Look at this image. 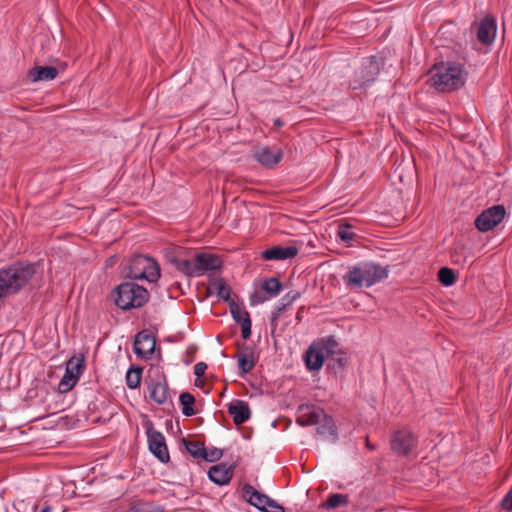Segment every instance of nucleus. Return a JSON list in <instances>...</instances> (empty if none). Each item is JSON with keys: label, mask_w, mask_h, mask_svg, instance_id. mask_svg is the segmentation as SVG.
<instances>
[{"label": "nucleus", "mask_w": 512, "mask_h": 512, "mask_svg": "<svg viewBox=\"0 0 512 512\" xmlns=\"http://www.w3.org/2000/svg\"><path fill=\"white\" fill-rule=\"evenodd\" d=\"M180 404L182 405V413L185 416H192L196 412L193 408V404L195 403L194 396L189 392H183L179 397Z\"/></svg>", "instance_id": "obj_26"}, {"label": "nucleus", "mask_w": 512, "mask_h": 512, "mask_svg": "<svg viewBox=\"0 0 512 512\" xmlns=\"http://www.w3.org/2000/svg\"><path fill=\"white\" fill-rule=\"evenodd\" d=\"M243 497L254 507L263 512H284V507L269 496L262 494L251 485L243 487Z\"/></svg>", "instance_id": "obj_8"}, {"label": "nucleus", "mask_w": 512, "mask_h": 512, "mask_svg": "<svg viewBox=\"0 0 512 512\" xmlns=\"http://www.w3.org/2000/svg\"><path fill=\"white\" fill-rule=\"evenodd\" d=\"M380 72V63L375 56L363 60L361 67L355 71L351 83L353 89H361L369 86Z\"/></svg>", "instance_id": "obj_7"}, {"label": "nucleus", "mask_w": 512, "mask_h": 512, "mask_svg": "<svg viewBox=\"0 0 512 512\" xmlns=\"http://www.w3.org/2000/svg\"><path fill=\"white\" fill-rule=\"evenodd\" d=\"M428 83L439 92H452L460 89L466 81L463 66L456 62H440L428 73Z\"/></svg>", "instance_id": "obj_1"}, {"label": "nucleus", "mask_w": 512, "mask_h": 512, "mask_svg": "<svg viewBox=\"0 0 512 512\" xmlns=\"http://www.w3.org/2000/svg\"><path fill=\"white\" fill-rule=\"evenodd\" d=\"M41 512H52V510L49 506H45L42 508Z\"/></svg>", "instance_id": "obj_45"}, {"label": "nucleus", "mask_w": 512, "mask_h": 512, "mask_svg": "<svg viewBox=\"0 0 512 512\" xmlns=\"http://www.w3.org/2000/svg\"><path fill=\"white\" fill-rule=\"evenodd\" d=\"M503 205H494L484 210L475 220L476 228L481 232H487L502 222L505 216Z\"/></svg>", "instance_id": "obj_9"}, {"label": "nucleus", "mask_w": 512, "mask_h": 512, "mask_svg": "<svg viewBox=\"0 0 512 512\" xmlns=\"http://www.w3.org/2000/svg\"><path fill=\"white\" fill-rule=\"evenodd\" d=\"M148 391L150 398L157 404H165L170 400V393L167 380L164 374L157 370L154 378L150 377L148 382Z\"/></svg>", "instance_id": "obj_11"}, {"label": "nucleus", "mask_w": 512, "mask_h": 512, "mask_svg": "<svg viewBox=\"0 0 512 512\" xmlns=\"http://www.w3.org/2000/svg\"><path fill=\"white\" fill-rule=\"evenodd\" d=\"M58 69L54 66H36L28 72V78L32 82H46L55 79Z\"/></svg>", "instance_id": "obj_22"}, {"label": "nucleus", "mask_w": 512, "mask_h": 512, "mask_svg": "<svg viewBox=\"0 0 512 512\" xmlns=\"http://www.w3.org/2000/svg\"><path fill=\"white\" fill-rule=\"evenodd\" d=\"M289 305L280 299L279 303L275 306L272 315H271V325L276 326L277 320L279 319L281 313L286 310Z\"/></svg>", "instance_id": "obj_36"}, {"label": "nucleus", "mask_w": 512, "mask_h": 512, "mask_svg": "<svg viewBox=\"0 0 512 512\" xmlns=\"http://www.w3.org/2000/svg\"><path fill=\"white\" fill-rule=\"evenodd\" d=\"M141 372L140 368H129L126 373V384L130 389H136L140 386L141 382Z\"/></svg>", "instance_id": "obj_30"}, {"label": "nucleus", "mask_w": 512, "mask_h": 512, "mask_svg": "<svg viewBox=\"0 0 512 512\" xmlns=\"http://www.w3.org/2000/svg\"><path fill=\"white\" fill-rule=\"evenodd\" d=\"M34 264L15 262L0 269V302L9 295L17 293L34 276Z\"/></svg>", "instance_id": "obj_2"}, {"label": "nucleus", "mask_w": 512, "mask_h": 512, "mask_svg": "<svg viewBox=\"0 0 512 512\" xmlns=\"http://www.w3.org/2000/svg\"><path fill=\"white\" fill-rule=\"evenodd\" d=\"M83 371V361L77 358H71L66 363L65 372L69 375H74L77 379H79L81 373Z\"/></svg>", "instance_id": "obj_31"}, {"label": "nucleus", "mask_w": 512, "mask_h": 512, "mask_svg": "<svg viewBox=\"0 0 512 512\" xmlns=\"http://www.w3.org/2000/svg\"><path fill=\"white\" fill-rule=\"evenodd\" d=\"M133 346L136 355L149 359L155 349V339L152 334L144 330L136 335Z\"/></svg>", "instance_id": "obj_16"}, {"label": "nucleus", "mask_w": 512, "mask_h": 512, "mask_svg": "<svg viewBox=\"0 0 512 512\" xmlns=\"http://www.w3.org/2000/svg\"><path fill=\"white\" fill-rule=\"evenodd\" d=\"M253 157L262 166L273 168L283 158V152L276 146H257L253 149Z\"/></svg>", "instance_id": "obj_14"}, {"label": "nucleus", "mask_w": 512, "mask_h": 512, "mask_svg": "<svg viewBox=\"0 0 512 512\" xmlns=\"http://www.w3.org/2000/svg\"><path fill=\"white\" fill-rule=\"evenodd\" d=\"M238 363L242 373L244 374L250 372L254 366V361L248 355H242L239 358Z\"/></svg>", "instance_id": "obj_37"}, {"label": "nucleus", "mask_w": 512, "mask_h": 512, "mask_svg": "<svg viewBox=\"0 0 512 512\" xmlns=\"http://www.w3.org/2000/svg\"><path fill=\"white\" fill-rule=\"evenodd\" d=\"M337 236L348 246H352L354 242H356L358 239V235L353 231L352 227L348 224L339 225Z\"/></svg>", "instance_id": "obj_25"}, {"label": "nucleus", "mask_w": 512, "mask_h": 512, "mask_svg": "<svg viewBox=\"0 0 512 512\" xmlns=\"http://www.w3.org/2000/svg\"><path fill=\"white\" fill-rule=\"evenodd\" d=\"M228 412L235 424L240 425L250 419L251 411L247 402L234 400L228 405Z\"/></svg>", "instance_id": "obj_20"}, {"label": "nucleus", "mask_w": 512, "mask_h": 512, "mask_svg": "<svg viewBox=\"0 0 512 512\" xmlns=\"http://www.w3.org/2000/svg\"><path fill=\"white\" fill-rule=\"evenodd\" d=\"M233 476V467L220 463L212 466L208 471L209 479L217 485H225Z\"/></svg>", "instance_id": "obj_21"}, {"label": "nucleus", "mask_w": 512, "mask_h": 512, "mask_svg": "<svg viewBox=\"0 0 512 512\" xmlns=\"http://www.w3.org/2000/svg\"><path fill=\"white\" fill-rule=\"evenodd\" d=\"M501 505L504 510H508V511L512 510V487L509 489V491L503 497Z\"/></svg>", "instance_id": "obj_40"}, {"label": "nucleus", "mask_w": 512, "mask_h": 512, "mask_svg": "<svg viewBox=\"0 0 512 512\" xmlns=\"http://www.w3.org/2000/svg\"><path fill=\"white\" fill-rule=\"evenodd\" d=\"M325 420L324 424L317 428V433L321 436L332 438L333 440L337 437L336 426L331 418L322 417Z\"/></svg>", "instance_id": "obj_27"}, {"label": "nucleus", "mask_w": 512, "mask_h": 512, "mask_svg": "<svg viewBox=\"0 0 512 512\" xmlns=\"http://www.w3.org/2000/svg\"><path fill=\"white\" fill-rule=\"evenodd\" d=\"M171 263L176 267L178 271L188 277H197L195 261L187 258H173Z\"/></svg>", "instance_id": "obj_23"}, {"label": "nucleus", "mask_w": 512, "mask_h": 512, "mask_svg": "<svg viewBox=\"0 0 512 512\" xmlns=\"http://www.w3.org/2000/svg\"><path fill=\"white\" fill-rule=\"evenodd\" d=\"M213 288L216 290L217 295L225 301L230 299L231 290L225 284L222 279H217L212 284Z\"/></svg>", "instance_id": "obj_33"}, {"label": "nucleus", "mask_w": 512, "mask_h": 512, "mask_svg": "<svg viewBox=\"0 0 512 512\" xmlns=\"http://www.w3.org/2000/svg\"><path fill=\"white\" fill-rule=\"evenodd\" d=\"M223 455V452L221 449L216 447L206 448L204 446V452L202 455V459L208 462H215L218 461Z\"/></svg>", "instance_id": "obj_35"}, {"label": "nucleus", "mask_w": 512, "mask_h": 512, "mask_svg": "<svg viewBox=\"0 0 512 512\" xmlns=\"http://www.w3.org/2000/svg\"><path fill=\"white\" fill-rule=\"evenodd\" d=\"M78 379L74 375H69L65 372L64 376L59 382V390L61 392L70 391L77 383Z\"/></svg>", "instance_id": "obj_34"}, {"label": "nucleus", "mask_w": 512, "mask_h": 512, "mask_svg": "<svg viewBox=\"0 0 512 512\" xmlns=\"http://www.w3.org/2000/svg\"><path fill=\"white\" fill-rule=\"evenodd\" d=\"M349 503V496L346 494L334 493L322 503L321 507L325 510L335 509L340 506H347Z\"/></svg>", "instance_id": "obj_24"}, {"label": "nucleus", "mask_w": 512, "mask_h": 512, "mask_svg": "<svg viewBox=\"0 0 512 512\" xmlns=\"http://www.w3.org/2000/svg\"><path fill=\"white\" fill-rule=\"evenodd\" d=\"M336 347L337 342L331 337L311 344L304 356L307 369L310 371L319 370L323 366L325 358L333 353Z\"/></svg>", "instance_id": "obj_6"}, {"label": "nucleus", "mask_w": 512, "mask_h": 512, "mask_svg": "<svg viewBox=\"0 0 512 512\" xmlns=\"http://www.w3.org/2000/svg\"><path fill=\"white\" fill-rule=\"evenodd\" d=\"M262 289L269 294L270 298L276 297L281 290V283L275 277L267 278L262 283Z\"/></svg>", "instance_id": "obj_29"}, {"label": "nucleus", "mask_w": 512, "mask_h": 512, "mask_svg": "<svg viewBox=\"0 0 512 512\" xmlns=\"http://www.w3.org/2000/svg\"><path fill=\"white\" fill-rule=\"evenodd\" d=\"M128 276L134 280H146L153 283L160 277V267L153 258L137 255L130 263Z\"/></svg>", "instance_id": "obj_5"}, {"label": "nucleus", "mask_w": 512, "mask_h": 512, "mask_svg": "<svg viewBox=\"0 0 512 512\" xmlns=\"http://www.w3.org/2000/svg\"><path fill=\"white\" fill-rule=\"evenodd\" d=\"M197 277L204 275L208 271L218 270L222 267L220 257L211 253H198L195 258Z\"/></svg>", "instance_id": "obj_17"}, {"label": "nucleus", "mask_w": 512, "mask_h": 512, "mask_svg": "<svg viewBox=\"0 0 512 512\" xmlns=\"http://www.w3.org/2000/svg\"><path fill=\"white\" fill-rule=\"evenodd\" d=\"M231 314L235 322L241 326V335L243 339L251 336V319L249 313L236 303L230 306Z\"/></svg>", "instance_id": "obj_18"}, {"label": "nucleus", "mask_w": 512, "mask_h": 512, "mask_svg": "<svg viewBox=\"0 0 512 512\" xmlns=\"http://www.w3.org/2000/svg\"><path fill=\"white\" fill-rule=\"evenodd\" d=\"M300 297V293L296 290L287 292L281 299L289 306L294 303Z\"/></svg>", "instance_id": "obj_39"}, {"label": "nucleus", "mask_w": 512, "mask_h": 512, "mask_svg": "<svg viewBox=\"0 0 512 512\" xmlns=\"http://www.w3.org/2000/svg\"><path fill=\"white\" fill-rule=\"evenodd\" d=\"M274 124H275V126H276L277 128H281V127H282V125H283V123H282V121H281L280 119H275V120H274Z\"/></svg>", "instance_id": "obj_44"}, {"label": "nucleus", "mask_w": 512, "mask_h": 512, "mask_svg": "<svg viewBox=\"0 0 512 512\" xmlns=\"http://www.w3.org/2000/svg\"><path fill=\"white\" fill-rule=\"evenodd\" d=\"M497 34L496 19L492 15L484 16L477 26V39L483 45H491Z\"/></svg>", "instance_id": "obj_15"}, {"label": "nucleus", "mask_w": 512, "mask_h": 512, "mask_svg": "<svg viewBox=\"0 0 512 512\" xmlns=\"http://www.w3.org/2000/svg\"><path fill=\"white\" fill-rule=\"evenodd\" d=\"M438 279L444 286H451L455 283L456 277L452 269L443 267L438 272Z\"/></svg>", "instance_id": "obj_32"}, {"label": "nucleus", "mask_w": 512, "mask_h": 512, "mask_svg": "<svg viewBox=\"0 0 512 512\" xmlns=\"http://www.w3.org/2000/svg\"><path fill=\"white\" fill-rule=\"evenodd\" d=\"M268 298H265L263 296H261L259 293L257 292H254L253 294H251L250 296V304L252 306H257L263 302H265Z\"/></svg>", "instance_id": "obj_41"}, {"label": "nucleus", "mask_w": 512, "mask_h": 512, "mask_svg": "<svg viewBox=\"0 0 512 512\" xmlns=\"http://www.w3.org/2000/svg\"><path fill=\"white\" fill-rule=\"evenodd\" d=\"M197 347L195 345H189L186 349V353L190 356H193V354L196 352Z\"/></svg>", "instance_id": "obj_43"}, {"label": "nucleus", "mask_w": 512, "mask_h": 512, "mask_svg": "<svg viewBox=\"0 0 512 512\" xmlns=\"http://www.w3.org/2000/svg\"><path fill=\"white\" fill-rule=\"evenodd\" d=\"M207 369V364L204 362H198L194 366V374L199 378L204 375Z\"/></svg>", "instance_id": "obj_42"}, {"label": "nucleus", "mask_w": 512, "mask_h": 512, "mask_svg": "<svg viewBox=\"0 0 512 512\" xmlns=\"http://www.w3.org/2000/svg\"><path fill=\"white\" fill-rule=\"evenodd\" d=\"M187 452L194 458L202 459L204 444L197 440H183Z\"/></svg>", "instance_id": "obj_28"}, {"label": "nucleus", "mask_w": 512, "mask_h": 512, "mask_svg": "<svg viewBox=\"0 0 512 512\" xmlns=\"http://www.w3.org/2000/svg\"><path fill=\"white\" fill-rule=\"evenodd\" d=\"M413 433L407 429L397 430L391 438L392 450L398 455H408L416 447Z\"/></svg>", "instance_id": "obj_12"}, {"label": "nucleus", "mask_w": 512, "mask_h": 512, "mask_svg": "<svg viewBox=\"0 0 512 512\" xmlns=\"http://www.w3.org/2000/svg\"><path fill=\"white\" fill-rule=\"evenodd\" d=\"M298 249L295 246H274L262 252V258L267 261L272 260H287L295 257Z\"/></svg>", "instance_id": "obj_19"}, {"label": "nucleus", "mask_w": 512, "mask_h": 512, "mask_svg": "<svg viewBox=\"0 0 512 512\" xmlns=\"http://www.w3.org/2000/svg\"><path fill=\"white\" fill-rule=\"evenodd\" d=\"M322 417H326L324 410L316 405H300L296 414V423L299 426H313L321 422Z\"/></svg>", "instance_id": "obj_13"}, {"label": "nucleus", "mask_w": 512, "mask_h": 512, "mask_svg": "<svg viewBox=\"0 0 512 512\" xmlns=\"http://www.w3.org/2000/svg\"><path fill=\"white\" fill-rule=\"evenodd\" d=\"M113 297L118 308L131 310L145 305L149 299V293L144 287L134 282H124L115 288Z\"/></svg>", "instance_id": "obj_4"}, {"label": "nucleus", "mask_w": 512, "mask_h": 512, "mask_svg": "<svg viewBox=\"0 0 512 512\" xmlns=\"http://www.w3.org/2000/svg\"><path fill=\"white\" fill-rule=\"evenodd\" d=\"M388 276L386 267L374 262H361L351 267L343 277L347 287L358 289L371 287Z\"/></svg>", "instance_id": "obj_3"}, {"label": "nucleus", "mask_w": 512, "mask_h": 512, "mask_svg": "<svg viewBox=\"0 0 512 512\" xmlns=\"http://www.w3.org/2000/svg\"><path fill=\"white\" fill-rule=\"evenodd\" d=\"M131 512H165V510L158 506H136L131 509Z\"/></svg>", "instance_id": "obj_38"}, {"label": "nucleus", "mask_w": 512, "mask_h": 512, "mask_svg": "<svg viewBox=\"0 0 512 512\" xmlns=\"http://www.w3.org/2000/svg\"><path fill=\"white\" fill-rule=\"evenodd\" d=\"M147 441L149 451L162 463L170 460L169 451L165 442L164 435L150 427L147 429Z\"/></svg>", "instance_id": "obj_10"}]
</instances>
